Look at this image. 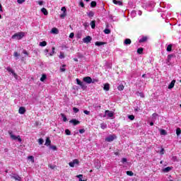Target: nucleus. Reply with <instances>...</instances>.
Returning <instances> with one entry per match:
<instances>
[{
    "label": "nucleus",
    "mask_w": 181,
    "mask_h": 181,
    "mask_svg": "<svg viewBox=\"0 0 181 181\" xmlns=\"http://www.w3.org/2000/svg\"><path fill=\"white\" fill-rule=\"evenodd\" d=\"M24 36L25 33L20 32L12 35L11 39H13L14 40H21V39H22Z\"/></svg>",
    "instance_id": "1"
},
{
    "label": "nucleus",
    "mask_w": 181,
    "mask_h": 181,
    "mask_svg": "<svg viewBox=\"0 0 181 181\" xmlns=\"http://www.w3.org/2000/svg\"><path fill=\"white\" fill-rule=\"evenodd\" d=\"M83 81L85 83H87V84H91V83H97V81H98V80L97 79H92L91 77L90 76H86L83 78Z\"/></svg>",
    "instance_id": "2"
},
{
    "label": "nucleus",
    "mask_w": 181,
    "mask_h": 181,
    "mask_svg": "<svg viewBox=\"0 0 181 181\" xmlns=\"http://www.w3.org/2000/svg\"><path fill=\"white\" fill-rule=\"evenodd\" d=\"M8 134L11 139H13V141L18 140V142H22V139H21V136H16L13 134V133H12V132H9Z\"/></svg>",
    "instance_id": "3"
},
{
    "label": "nucleus",
    "mask_w": 181,
    "mask_h": 181,
    "mask_svg": "<svg viewBox=\"0 0 181 181\" xmlns=\"http://www.w3.org/2000/svg\"><path fill=\"white\" fill-rule=\"evenodd\" d=\"M54 50H56V48L52 47L51 52L49 53V49H45L44 53L47 57H49V56H53L54 54Z\"/></svg>",
    "instance_id": "4"
},
{
    "label": "nucleus",
    "mask_w": 181,
    "mask_h": 181,
    "mask_svg": "<svg viewBox=\"0 0 181 181\" xmlns=\"http://www.w3.org/2000/svg\"><path fill=\"white\" fill-rule=\"evenodd\" d=\"M114 139H117V136L115 134L110 135L109 136H107L105 139V141L107 142H112V141H114Z\"/></svg>",
    "instance_id": "5"
},
{
    "label": "nucleus",
    "mask_w": 181,
    "mask_h": 181,
    "mask_svg": "<svg viewBox=\"0 0 181 181\" xmlns=\"http://www.w3.org/2000/svg\"><path fill=\"white\" fill-rule=\"evenodd\" d=\"M105 117H108V118H112V117H114V112L110 110H105Z\"/></svg>",
    "instance_id": "6"
},
{
    "label": "nucleus",
    "mask_w": 181,
    "mask_h": 181,
    "mask_svg": "<svg viewBox=\"0 0 181 181\" xmlns=\"http://www.w3.org/2000/svg\"><path fill=\"white\" fill-rule=\"evenodd\" d=\"M8 73L13 74V77L16 78V80H19V77L18 76V74H16V73H15V71H13V69H8Z\"/></svg>",
    "instance_id": "7"
},
{
    "label": "nucleus",
    "mask_w": 181,
    "mask_h": 181,
    "mask_svg": "<svg viewBox=\"0 0 181 181\" xmlns=\"http://www.w3.org/2000/svg\"><path fill=\"white\" fill-rule=\"evenodd\" d=\"M78 163H79L78 160V159H74L72 162H70L69 163V165L71 168H74V165H78Z\"/></svg>",
    "instance_id": "8"
},
{
    "label": "nucleus",
    "mask_w": 181,
    "mask_h": 181,
    "mask_svg": "<svg viewBox=\"0 0 181 181\" xmlns=\"http://www.w3.org/2000/svg\"><path fill=\"white\" fill-rule=\"evenodd\" d=\"M91 40H92V38L89 35L86 36L85 38L83 39V43H90Z\"/></svg>",
    "instance_id": "9"
},
{
    "label": "nucleus",
    "mask_w": 181,
    "mask_h": 181,
    "mask_svg": "<svg viewBox=\"0 0 181 181\" xmlns=\"http://www.w3.org/2000/svg\"><path fill=\"white\" fill-rule=\"evenodd\" d=\"M11 179H14V180H18V181L22 180V178L16 174H13V175L11 176Z\"/></svg>",
    "instance_id": "10"
},
{
    "label": "nucleus",
    "mask_w": 181,
    "mask_h": 181,
    "mask_svg": "<svg viewBox=\"0 0 181 181\" xmlns=\"http://www.w3.org/2000/svg\"><path fill=\"white\" fill-rule=\"evenodd\" d=\"M70 124H73V125H78L80 124V121L76 119H72L71 120L69 121Z\"/></svg>",
    "instance_id": "11"
},
{
    "label": "nucleus",
    "mask_w": 181,
    "mask_h": 181,
    "mask_svg": "<svg viewBox=\"0 0 181 181\" xmlns=\"http://www.w3.org/2000/svg\"><path fill=\"white\" fill-rule=\"evenodd\" d=\"M148 40V37L146 36H141L139 39V43H144V42H146Z\"/></svg>",
    "instance_id": "12"
},
{
    "label": "nucleus",
    "mask_w": 181,
    "mask_h": 181,
    "mask_svg": "<svg viewBox=\"0 0 181 181\" xmlns=\"http://www.w3.org/2000/svg\"><path fill=\"white\" fill-rule=\"evenodd\" d=\"M131 43H132V41H131V39H129V38L125 39L124 41V45L125 46H129V45H131Z\"/></svg>",
    "instance_id": "13"
},
{
    "label": "nucleus",
    "mask_w": 181,
    "mask_h": 181,
    "mask_svg": "<svg viewBox=\"0 0 181 181\" xmlns=\"http://www.w3.org/2000/svg\"><path fill=\"white\" fill-rule=\"evenodd\" d=\"M175 83H176V80H173L171 83L168 86L169 90H172L175 87Z\"/></svg>",
    "instance_id": "14"
},
{
    "label": "nucleus",
    "mask_w": 181,
    "mask_h": 181,
    "mask_svg": "<svg viewBox=\"0 0 181 181\" xmlns=\"http://www.w3.org/2000/svg\"><path fill=\"white\" fill-rule=\"evenodd\" d=\"M18 112L19 114H24L25 112H26V109L23 107H21L18 110Z\"/></svg>",
    "instance_id": "15"
},
{
    "label": "nucleus",
    "mask_w": 181,
    "mask_h": 181,
    "mask_svg": "<svg viewBox=\"0 0 181 181\" xmlns=\"http://www.w3.org/2000/svg\"><path fill=\"white\" fill-rule=\"evenodd\" d=\"M103 90H105V91H110V83H105Z\"/></svg>",
    "instance_id": "16"
},
{
    "label": "nucleus",
    "mask_w": 181,
    "mask_h": 181,
    "mask_svg": "<svg viewBox=\"0 0 181 181\" xmlns=\"http://www.w3.org/2000/svg\"><path fill=\"white\" fill-rule=\"evenodd\" d=\"M51 33H53L54 35L59 34V30L56 28H53L51 30Z\"/></svg>",
    "instance_id": "17"
},
{
    "label": "nucleus",
    "mask_w": 181,
    "mask_h": 181,
    "mask_svg": "<svg viewBox=\"0 0 181 181\" xmlns=\"http://www.w3.org/2000/svg\"><path fill=\"white\" fill-rule=\"evenodd\" d=\"M76 83L78 86H81V87L84 88V83L81 82L78 78H76Z\"/></svg>",
    "instance_id": "18"
},
{
    "label": "nucleus",
    "mask_w": 181,
    "mask_h": 181,
    "mask_svg": "<svg viewBox=\"0 0 181 181\" xmlns=\"http://www.w3.org/2000/svg\"><path fill=\"white\" fill-rule=\"evenodd\" d=\"M87 15L88 18H93V16H94V12L93 11H90L87 12Z\"/></svg>",
    "instance_id": "19"
},
{
    "label": "nucleus",
    "mask_w": 181,
    "mask_h": 181,
    "mask_svg": "<svg viewBox=\"0 0 181 181\" xmlns=\"http://www.w3.org/2000/svg\"><path fill=\"white\" fill-rule=\"evenodd\" d=\"M41 12H42V13L45 16H47L49 14V12H47V9L42 8L41 9Z\"/></svg>",
    "instance_id": "20"
},
{
    "label": "nucleus",
    "mask_w": 181,
    "mask_h": 181,
    "mask_svg": "<svg viewBox=\"0 0 181 181\" xmlns=\"http://www.w3.org/2000/svg\"><path fill=\"white\" fill-rule=\"evenodd\" d=\"M39 45L41 46V47H45V46L47 45V42L46 41H42L40 42Z\"/></svg>",
    "instance_id": "21"
},
{
    "label": "nucleus",
    "mask_w": 181,
    "mask_h": 181,
    "mask_svg": "<svg viewBox=\"0 0 181 181\" xmlns=\"http://www.w3.org/2000/svg\"><path fill=\"white\" fill-rule=\"evenodd\" d=\"M170 170H172V168L170 167H167L165 168H164L163 170V171L165 173H168V172H170Z\"/></svg>",
    "instance_id": "22"
},
{
    "label": "nucleus",
    "mask_w": 181,
    "mask_h": 181,
    "mask_svg": "<svg viewBox=\"0 0 181 181\" xmlns=\"http://www.w3.org/2000/svg\"><path fill=\"white\" fill-rule=\"evenodd\" d=\"M47 78V76L45 74L42 75V77L40 78V81H45Z\"/></svg>",
    "instance_id": "23"
},
{
    "label": "nucleus",
    "mask_w": 181,
    "mask_h": 181,
    "mask_svg": "<svg viewBox=\"0 0 181 181\" xmlns=\"http://www.w3.org/2000/svg\"><path fill=\"white\" fill-rule=\"evenodd\" d=\"M50 144H52V141H50V139L47 138L46 141H45V145L46 146H49L50 145Z\"/></svg>",
    "instance_id": "24"
},
{
    "label": "nucleus",
    "mask_w": 181,
    "mask_h": 181,
    "mask_svg": "<svg viewBox=\"0 0 181 181\" xmlns=\"http://www.w3.org/2000/svg\"><path fill=\"white\" fill-rule=\"evenodd\" d=\"M112 1L115 5H122V2H121V1L113 0Z\"/></svg>",
    "instance_id": "25"
},
{
    "label": "nucleus",
    "mask_w": 181,
    "mask_h": 181,
    "mask_svg": "<svg viewBox=\"0 0 181 181\" xmlns=\"http://www.w3.org/2000/svg\"><path fill=\"white\" fill-rule=\"evenodd\" d=\"M28 159L29 160H31L32 163H35V157H33V156H29L28 157Z\"/></svg>",
    "instance_id": "26"
},
{
    "label": "nucleus",
    "mask_w": 181,
    "mask_h": 181,
    "mask_svg": "<svg viewBox=\"0 0 181 181\" xmlns=\"http://www.w3.org/2000/svg\"><path fill=\"white\" fill-rule=\"evenodd\" d=\"M90 6H91V8H95V6H97V2L91 1Z\"/></svg>",
    "instance_id": "27"
},
{
    "label": "nucleus",
    "mask_w": 181,
    "mask_h": 181,
    "mask_svg": "<svg viewBox=\"0 0 181 181\" xmlns=\"http://www.w3.org/2000/svg\"><path fill=\"white\" fill-rule=\"evenodd\" d=\"M90 26H91L92 29H95V21H91Z\"/></svg>",
    "instance_id": "28"
},
{
    "label": "nucleus",
    "mask_w": 181,
    "mask_h": 181,
    "mask_svg": "<svg viewBox=\"0 0 181 181\" xmlns=\"http://www.w3.org/2000/svg\"><path fill=\"white\" fill-rule=\"evenodd\" d=\"M95 46H103V45H105V42H96L95 43Z\"/></svg>",
    "instance_id": "29"
},
{
    "label": "nucleus",
    "mask_w": 181,
    "mask_h": 181,
    "mask_svg": "<svg viewBox=\"0 0 181 181\" xmlns=\"http://www.w3.org/2000/svg\"><path fill=\"white\" fill-rule=\"evenodd\" d=\"M143 52H144V48H139V49H137V53H138L139 54H142Z\"/></svg>",
    "instance_id": "30"
},
{
    "label": "nucleus",
    "mask_w": 181,
    "mask_h": 181,
    "mask_svg": "<svg viewBox=\"0 0 181 181\" xmlns=\"http://www.w3.org/2000/svg\"><path fill=\"white\" fill-rule=\"evenodd\" d=\"M104 33H105V35H110V33H111V30L106 28L104 30Z\"/></svg>",
    "instance_id": "31"
},
{
    "label": "nucleus",
    "mask_w": 181,
    "mask_h": 181,
    "mask_svg": "<svg viewBox=\"0 0 181 181\" xmlns=\"http://www.w3.org/2000/svg\"><path fill=\"white\" fill-rule=\"evenodd\" d=\"M131 16L132 18H135V16H136V11H132L131 13Z\"/></svg>",
    "instance_id": "32"
},
{
    "label": "nucleus",
    "mask_w": 181,
    "mask_h": 181,
    "mask_svg": "<svg viewBox=\"0 0 181 181\" xmlns=\"http://www.w3.org/2000/svg\"><path fill=\"white\" fill-rule=\"evenodd\" d=\"M128 118L131 121H134V119H135V116H134L133 115H130L128 116Z\"/></svg>",
    "instance_id": "33"
},
{
    "label": "nucleus",
    "mask_w": 181,
    "mask_h": 181,
    "mask_svg": "<svg viewBox=\"0 0 181 181\" xmlns=\"http://www.w3.org/2000/svg\"><path fill=\"white\" fill-rule=\"evenodd\" d=\"M76 177H78V179H79V181H87V180H83V179H81L83 177V175H76Z\"/></svg>",
    "instance_id": "34"
},
{
    "label": "nucleus",
    "mask_w": 181,
    "mask_h": 181,
    "mask_svg": "<svg viewBox=\"0 0 181 181\" xmlns=\"http://www.w3.org/2000/svg\"><path fill=\"white\" fill-rule=\"evenodd\" d=\"M117 89L119 90V91H122V90H124V85H119L117 87Z\"/></svg>",
    "instance_id": "35"
},
{
    "label": "nucleus",
    "mask_w": 181,
    "mask_h": 181,
    "mask_svg": "<svg viewBox=\"0 0 181 181\" xmlns=\"http://www.w3.org/2000/svg\"><path fill=\"white\" fill-rule=\"evenodd\" d=\"M100 128L102 129H105V128H107V124H105L104 123L100 124Z\"/></svg>",
    "instance_id": "36"
},
{
    "label": "nucleus",
    "mask_w": 181,
    "mask_h": 181,
    "mask_svg": "<svg viewBox=\"0 0 181 181\" xmlns=\"http://www.w3.org/2000/svg\"><path fill=\"white\" fill-rule=\"evenodd\" d=\"M167 52H172V45H168Z\"/></svg>",
    "instance_id": "37"
},
{
    "label": "nucleus",
    "mask_w": 181,
    "mask_h": 181,
    "mask_svg": "<svg viewBox=\"0 0 181 181\" xmlns=\"http://www.w3.org/2000/svg\"><path fill=\"white\" fill-rule=\"evenodd\" d=\"M61 117H62L63 121L64 122H66V121H67V117H66V115H64V114H61Z\"/></svg>",
    "instance_id": "38"
},
{
    "label": "nucleus",
    "mask_w": 181,
    "mask_h": 181,
    "mask_svg": "<svg viewBox=\"0 0 181 181\" xmlns=\"http://www.w3.org/2000/svg\"><path fill=\"white\" fill-rule=\"evenodd\" d=\"M176 134H177V136H179V135H180V134H181L180 128H177L176 129Z\"/></svg>",
    "instance_id": "39"
},
{
    "label": "nucleus",
    "mask_w": 181,
    "mask_h": 181,
    "mask_svg": "<svg viewBox=\"0 0 181 181\" xmlns=\"http://www.w3.org/2000/svg\"><path fill=\"white\" fill-rule=\"evenodd\" d=\"M127 175L128 176H134V173L132 171H127Z\"/></svg>",
    "instance_id": "40"
},
{
    "label": "nucleus",
    "mask_w": 181,
    "mask_h": 181,
    "mask_svg": "<svg viewBox=\"0 0 181 181\" xmlns=\"http://www.w3.org/2000/svg\"><path fill=\"white\" fill-rule=\"evenodd\" d=\"M160 132V135H166V130L165 129H161Z\"/></svg>",
    "instance_id": "41"
},
{
    "label": "nucleus",
    "mask_w": 181,
    "mask_h": 181,
    "mask_svg": "<svg viewBox=\"0 0 181 181\" xmlns=\"http://www.w3.org/2000/svg\"><path fill=\"white\" fill-rule=\"evenodd\" d=\"M43 142H45V141H43V139H39L38 144L40 145H43Z\"/></svg>",
    "instance_id": "42"
},
{
    "label": "nucleus",
    "mask_w": 181,
    "mask_h": 181,
    "mask_svg": "<svg viewBox=\"0 0 181 181\" xmlns=\"http://www.w3.org/2000/svg\"><path fill=\"white\" fill-rule=\"evenodd\" d=\"M59 57V59H64V53L60 52Z\"/></svg>",
    "instance_id": "43"
},
{
    "label": "nucleus",
    "mask_w": 181,
    "mask_h": 181,
    "mask_svg": "<svg viewBox=\"0 0 181 181\" xmlns=\"http://www.w3.org/2000/svg\"><path fill=\"white\" fill-rule=\"evenodd\" d=\"M65 134H66V135H71V132H70V130H69V129H66Z\"/></svg>",
    "instance_id": "44"
},
{
    "label": "nucleus",
    "mask_w": 181,
    "mask_h": 181,
    "mask_svg": "<svg viewBox=\"0 0 181 181\" xmlns=\"http://www.w3.org/2000/svg\"><path fill=\"white\" fill-rule=\"evenodd\" d=\"M73 111H74V112H75V114H77V112H78L79 110L77 107H74Z\"/></svg>",
    "instance_id": "45"
},
{
    "label": "nucleus",
    "mask_w": 181,
    "mask_h": 181,
    "mask_svg": "<svg viewBox=\"0 0 181 181\" xmlns=\"http://www.w3.org/2000/svg\"><path fill=\"white\" fill-rule=\"evenodd\" d=\"M66 13H63L62 14L60 15V18H62V19H64V18H66Z\"/></svg>",
    "instance_id": "46"
},
{
    "label": "nucleus",
    "mask_w": 181,
    "mask_h": 181,
    "mask_svg": "<svg viewBox=\"0 0 181 181\" xmlns=\"http://www.w3.org/2000/svg\"><path fill=\"white\" fill-rule=\"evenodd\" d=\"M26 0H17L18 4H22L23 2H25Z\"/></svg>",
    "instance_id": "47"
},
{
    "label": "nucleus",
    "mask_w": 181,
    "mask_h": 181,
    "mask_svg": "<svg viewBox=\"0 0 181 181\" xmlns=\"http://www.w3.org/2000/svg\"><path fill=\"white\" fill-rule=\"evenodd\" d=\"M85 132H86V130L84 129H79V133L80 134H84Z\"/></svg>",
    "instance_id": "48"
},
{
    "label": "nucleus",
    "mask_w": 181,
    "mask_h": 181,
    "mask_svg": "<svg viewBox=\"0 0 181 181\" xmlns=\"http://www.w3.org/2000/svg\"><path fill=\"white\" fill-rule=\"evenodd\" d=\"M165 153V149L164 148H161V150L160 151V155H163Z\"/></svg>",
    "instance_id": "49"
},
{
    "label": "nucleus",
    "mask_w": 181,
    "mask_h": 181,
    "mask_svg": "<svg viewBox=\"0 0 181 181\" xmlns=\"http://www.w3.org/2000/svg\"><path fill=\"white\" fill-rule=\"evenodd\" d=\"M69 37H70V39H73V37H74V33H71L70 35H69Z\"/></svg>",
    "instance_id": "50"
},
{
    "label": "nucleus",
    "mask_w": 181,
    "mask_h": 181,
    "mask_svg": "<svg viewBox=\"0 0 181 181\" xmlns=\"http://www.w3.org/2000/svg\"><path fill=\"white\" fill-rule=\"evenodd\" d=\"M23 54H25V56H29V53L27 52V51L25 49L23 51Z\"/></svg>",
    "instance_id": "51"
},
{
    "label": "nucleus",
    "mask_w": 181,
    "mask_h": 181,
    "mask_svg": "<svg viewBox=\"0 0 181 181\" xmlns=\"http://www.w3.org/2000/svg\"><path fill=\"white\" fill-rule=\"evenodd\" d=\"M83 112H84V114H86V115H90V111H88V110H84Z\"/></svg>",
    "instance_id": "52"
},
{
    "label": "nucleus",
    "mask_w": 181,
    "mask_h": 181,
    "mask_svg": "<svg viewBox=\"0 0 181 181\" xmlns=\"http://www.w3.org/2000/svg\"><path fill=\"white\" fill-rule=\"evenodd\" d=\"M172 160H174V162H176V160H177V157H176V156H173Z\"/></svg>",
    "instance_id": "53"
},
{
    "label": "nucleus",
    "mask_w": 181,
    "mask_h": 181,
    "mask_svg": "<svg viewBox=\"0 0 181 181\" xmlns=\"http://www.w3.org/2000/svg\"><path fill=\"white\" fill-rule=\"evenodd\" d=\"M14 57H19V53L15 52H14Z\"/></svg>",
    "instance_id": "54"
},
{
    "label": "nucleus",
    "mask_w": 181,
    "mask_h": 181,
    "mask_svg": "<svg viewBox=\"0 0 181 181\" xmlns=\"http://www.w3.org/2000/svg\"><path fill=\"white\" fill-rule=\"evenodd\" d=\"M127 158H122V163H125V162H127Z\"/></svg>",
    "instance_id": "55"
},
{
    "label": "nucleus",
    "mask_w": 181,
    "mask_h": 181,
    "mask_svg": "<svg viewBox=\"0 0 181 181\" xmlns=\"http://www.w3.org/2000/svg\"><path fill=\"white\" fill-rule=\"evenodd\" d=\"M61 11H62V12H64V13H66V7H62V8H61Z\"/></svg>",
    "instance_id": "56"
},
{
    "label": "nucleus",
    "mask_w": 181,
    "mask_h": 181,
    "mask_svg": "<svg viewBox=\"0 0 181 181\" xmlns=\"http://www.w3.org/2000/svg\"><path fill=\"white\" fill-rule=\"evenodd\" d=\"M51 148L53 149V151L57 150V147H56V146H52Z\"/></svg>",
    "instance_id": "57"
},
{
    "label": "nucleus",
    "mask_w": 181,
    "mask_h": 181,
    "mask_svg": "<svg viewBox=\"0 0 181 181\" xmlns=\"http://www.w3.org/2000/svg\"><path fill=\"white\" fill-rule=\"evenodd\" d=\"M80 6H81V8H84V3L83 1H81Z\"/></svg>",
    "instance_id": "58"
},
{
    "label": "nucleus",
    "mask_w": 181,
    "mask_h": 181,
    "mask_svg": "<svg viewBox=\"0 0 181 181\" xmlns=\"http://www.w3.org/2000/svg\"><path fill=\"white\" fill-rule=\"evenodd\" d=\"M76 37L77 39H81V34H77Z\"/></svg>",
    "instance_id": "59"
},
{
    "label": "nucleus",
    "mask_w": 181,
    "mask_h": 181,
    "mask_svg": "<svg viewBox=\"0 0 181 181\" xmlns=\"http://www.w3.org/2000/svg\"><path fill=\"white\" fill-rule=\"evenodd\" d=\"M156 117H158V114H156V113L153 114V119L156 118Z\"/></svg>",
    "instance_id": "60"
},
{
    "label": "nucleus",
    "mask_w": 181,
    "mask_h": 181,
    "mask_svg": "<svg viewBox=\"0 0 181 181\" xmlns=\"http://www.w3.org/2000/svg\"><path fill=\"white\" fill-rule=\"evenodd\" d=\"M137 13H138V16H141L142 15V11H139L137 12Z\"/></svg>",
    "instance_id": "61"
},
{
    "label": "nucleus",
    "mask_w": 181,
    "mask_h": 181,
    "mask_svg": "<svg viewBox=\"0 0 181 181\" xmlns=\"http://www.w3.org/2000/svg\"><path fill=\"white\" fill-rule=\"evenodd\" d=\"M171 57H173V55H172V54L168 55V60H170Z\"/></svg>",
    "instance_id": "62"
},
{
    "label": "nucleus",
    "mask_w": 181,
    "mask_h": 181,
    "mask_svg": "<svg viewBox=\"0 0 181 181\" xmlns=\"http://www.w3.org/2000/svg\"><path fill=\"white\" fill-rule=\"evenodd\" d=\"M38 4H40V6L43 5V1H38Z\"/></svg>",
    "instance_id": "63"
},
{
    "label": "nucleus",
    "mask_w": 181,
    "mask_h": 181,
    "mask_svg": "<svg viewBox=\"0 0 181 181\" xmlns=\"http://www.w3.org/2000/svg\"><path fill=\"white\" fill-rule=\"evenodd\" d=\"M140 96L144 98V97H145V95H144V93H140Z\"/></svg>",
    "instance_id": "64"
}]
</instances>
